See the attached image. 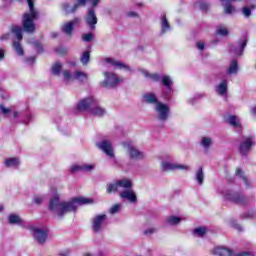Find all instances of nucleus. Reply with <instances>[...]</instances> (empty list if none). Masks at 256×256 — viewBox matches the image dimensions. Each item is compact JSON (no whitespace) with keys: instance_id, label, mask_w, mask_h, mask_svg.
I'll return each instance as SVG.
<instances>
[{"instance_id":"obj_39","label":"nucleus","mask_w":256,"mask_h":256,"mask_svg":"<svg viewBox=\"0 0 256 256\" xmlns=\"http://www.w3.org/2000/svg\"><path fill=\"white\" fill-rule=\"evenodd\" d=\"M205 95L201 94V93H198V94H195L194 96H192L189 100H188V103L190 105H195L197 103V101H199V99H203Z\"/></svg>"},{"instance_id":"obj_34","label":"nucleus","mask_w":256,"mask_h":256,"mask_svg":"<svg viewBox=\"0 0 256 256\" xmlns=\"http://www.w3.org/2000/svg\"><path fill=\"white\" fill-rule=\"evenodd\" d=\"M195 179H196L198 185H202L203 184V181H205V174L203 173V168L200 167L196 171Z\"/></svg>"},{"instance_id":"obj_28","label":"nucleus","mask_w":256,"mask_h":256,"mask_svg":"<svg viewBox=\"0 0 256 256\" xmlns=\"http://www.w3.org/2000/svg\"><path fill=\"white\" fill-rule=\"evenodd\" d=\"M143 101H145V103H148L150 105H157V103H160L159 100L157 99V96L153 93L144 94Z\"/></svg>"},{"instance_id":"obj_48","label":"nucleus","mask_w":256,"mask_h":256,"mask_svg":"<svg viewBox=\"0 0 256 256\" xmlns=\"http://www.w3.org/2000/svg\"><path fill=\"white\" fill-rule=\"evenodd\" d=\"M31 43L33 47L38 51V53H41V51H43V46H41V43H39V41L34 40Z\"/></svg>"},{"instance_id":"obj_41","label":"nucleus","mask_w":256,"mask_h":256,"mask_svg":"<svg viewBox=\"0 0 256 256\" xmlns=\"http://www.w3.org/2000/svg\"><path fill=\"white\" fill-rule=\"evenodd\" d=\"M13 47H14L17 55H20V56L24 55V51H23V47H21V43L14 41Z\"/></svg>"},{"instance_id":"obj_63","label":"nucleus","mask_w":256,"mask_h":256,"mask_svg":"<svg viewBox=\"0 0 256 256\" xmlns=\"http://www.w3.org/2000/svg\"><path fill=\"white\" fill-rule=\"evenodd\" d=\"M60 255H62V256H68V255H69V251H67L66 253H62V254H60Z\"/></svg>"},{"instance_id":"obj_15","label":"nucleus","mask_w":256,"mask_h":256,"mask_svg":"<svg viewBox=\"0 0 256 256\" xmlns=\"http://www.w3.org/2000/svg\"><path fill=\"white\" fill-rule=\"evenodd\" d=\"M96 145L108 157H111V158L115 157V153L113 152V144L111 143V141L102 140L101 142H98Z\"/></svg>"},{"instance_id":"obj_12","label":"nucleus","mask_w":256,"mask_h":256,"mask_svg":"<svg viewBox=\"0 0 256 256\" xmlns=\"http://www.w3.org/2000/svg\"><path fill=\"white\" fill-rule=\"evenodd\" d=\"M97 100L93 97L82 99L78 102L76 109L77 111H90L95 107Z\"/></svg>"},{"instance_id":"obj_22","label":"nucleus","mask_w":256,"mask_h":256,"mask_svg":"<svg viewBox=\"0 0 256 256\" xmlns=\"http://www.w3.org/2000/svg\"><path fill=\"white\" fill-rule=\"evenodd\" d=\"M214 255L218 256H235V252L229 248H225L223 246H218L214 248Z\"/></svg>"},{"instance_id":"obj_64","label":"nucleus","mask_w":256,"mask_h":256,"mask_svg":"<svg viewBox=\"0 0 256 256\" xmlns=\"http://www.w3.org/2000/svg\"><path fill=\"white\" fill-rule=\"evenodd\" d=\"M84 256H92L91 253L87 252L84 254Z\"/></svg>"},{"instance_id":"obj_26","label":"nucleus","mask_w":256,"mask_h":256,"mask_svg":"<svg viewBox=\"0 0 256 256\" xmlns=\"http://www.w3.org/2000/svg\"><path fill=\"white\" fill-rule=\"evenodd\" d=\"M227 123H229L231 127H234V129L241 131V119H239V117L231 115L227 118Z\"/></svg>"},{"instance_id":"obj_1","label":"nucleus","mask_w":256,"mask_h":256,"mask_svg":"<svg viewBox=\"0 0 256 256\" xmlns=\"http://www.w3.org/2000/svg\"><path fill=\"white\" fill-rule=\"evenodd\" d=\"M89 203H93V200L89 198L77 197L72 199L71 201H61L59 199V195H55L48 204V209L54 215L58 217H63L67 215V213H71L72 211H77V207L79 205H89Z\"/></svg>"},{"instance_id":"obj_21","label":"nucleus","mask_w":256,"mask_h":256,"mask_svg":"<svg viewBox=\"0 0 256 256\" xmlns=\"http://www.w3.org/2000/svg\"><path fill=\"white\" fill-rule=\"evenodd\" d=\"M86 3H87V0H76V3L73 5V7H71L69 4H64L63 9L67 13H75V11L79 9V7L85 6Z\"/></svg>"},{"instance_id":"obj_5","label":"nucleus","mask_w":256,"mask_h":256,"mask_svg":"<svg viewBox=\"0 0 256 256\" xmlns=\"http://www.w3.org/2000/svg\"><path fill=\"white\" fill-rule=\"evenodd\" d=\"M224 199L227 201H231L232 203H236L237 205H249L253 198L249 196H245L243 194L233 192V191H226L224 194Z\"/></svg>"},{"instance_id":"obj_14","label":"nucleus","mask_w":256,"mask_h":256,"mask_svg":"<svg viewBox=\"0 0 256 256\" xmlns=\"http://www.w3.org/2000/svg\"><path fill=\"white\" fill-rule=\"evenodd\" d=\"M219 79H221V82L218 85H216L215 92L220 97H227L229 79L225 78V76H221V74L219 75Z\"/></svg>"},{"instance_id":"obj_7","label":"nucleus","mask_w":256,"mask_h":256,"mask_svg":"<svg viewBox=\"0 0 256 256\" xmlns=\"http://www.w3.org/2000/svg\"><path fill=\"white\" fill-rule=\"evenodd\" d=\"M65 83H69L70 81H79V83H85L89 79L87 73L77 70L74 74H71L69 70H64L62 72Z\"/></svg>"},{"instance_id":"obj_46","label":"nucleus","mask_w":256,"mask_h":256,"mask_svg":"<svg viewBox=\"0 0 256 256\" xmlns=\"http://www.w3.org/2000/svg\"><path fill=\"white\" fill-rule=\"evenodd\" d=\"M217 35H221L222 37H225L226 35H229V31L225 27H219L217 29Z\"/></svg>"},{"instance_id":"obj_4","label":"nucleus","mask_w":256,"mask_h":256,"mask_svg":"<svg viewBox=\"0 0 256 256\" xmlns=\"http://www.w3.org/2000/svg\"><path fill=\"white\" fill-rule=\"evenodd\" d=\"M255 145H256L255 136L250 135V136L242 137L238 146L240 155H242V157H247L251 153Z\"/></svg>"},{"instance_id":"obj_8","label":"nucleus","mask_w":256,"mask_h":256,"mask_svg":"<svg viewBox=\"0 0 256 256\" xmlns=\"http://www.w3.org/2000/svg\"><path fill=\"white\" fill-rule=\"evenodd\" d=\"M119 83H123V79L117 77V74L112 72L104 73V81L102 82V87L106 89H113V87H117Z\"/></svg>"},{"instance_id":"obj_44","label":"nucleus","mask_w":256,"mask_h":256,"mask_svg":"<svg viewBox=\"0 0 256 256\" xmlns=\"http://www.w3.org/2000/svg\"><path fill=\"white\" fill-rule=\"evenodd\" d=\"M93 169H95L94 164H82V171L84 173H89V172L93 171Z\"/></svg>"},{"instance_id":"obj_25","label":"nucleus","mask_w":256,"mask_h":256,"mask_svg":"<svg viewBox=\"0 0 256 256\" xmlns=\"http://www.w3.org/2000/svg\"><path fill=\"white\" fill-rule=\"evenodd\" d=\"M0 113H2L4 117H11V115L14 119H17V117H19V112L13 111L12 108H7L3 104L0 105Z\"/></svg>"},{"instance_id":"obj_10","label":"nucleus","mask_w":256,"mask_h":256,"mask_svg":"<svg viewBox=\"0 0 256 256\" xmlns=\"http://www.w3.org/2000/svg\"><path fill=\"white\" fill-rule=\"evenodd\" d=\"M105 221H107V215L98 214L92 219V229L94 233H101L105 229Z\"/></svg>"},{"instance_id":"obj_2","label":"nucleus","mask_w":256,"mask_h":256,"mask_svg":"<svg viewBox=\"0 0 256 256\" xmlns=\"http://www.w3.org/2000/svg\"><path fill=\"white\" fill-rule=\"evenodd\" d=\"M139 72L145 79H149L150 81H154L156 83H161L166 90L162 91V97L164 99H171L173 96V79L169 75H159L158 73H150L145 69H139Z\"/></svg>"},{"instance_id":"obj_30","label":"nucleus","mask_w":256,"mask_h":256,"mask_svg":"<svg viewBox=\"0 0 256 256\" xmlns=\"http://www.w3.org/2000/svg\"><path fill=\"white\" fill-rule=\"evenodd\" d=\"M90 113L92 115H95L96 117H101L102 115H105V110L103 109V107L99 106V103L96 100V103L94 106H92Z\"/></svg>"},{"instance_id":"obj_17","label":"nucleus","mask_w":256,"mask_h":256,"mask_svg":"<svg viewBox=\"0 0 256 256\" xmlns=\"http://www.w3.org/2000/svg\"><path fill=\"white\" fill-rule=\"evenodd\" d=\"M245 47H247V39L242 38L241 40H239V42L236 45L231 46L230 51L231 53H234V55L239 57L243 55V51H245Z\"/></svg>"},{"instance_id":"obj_23","label":"nucleus","mask_w":256,"mask_h":256,"mask_svg":"<svg viewBox=\"0 0 256 256\" xmlns=\"http://www.w3.org/2000/svg\"><path fill=\"white\" fill-rule=\"evenodd\" d=\"M160 25H161V34L165 35V33H168V31H171V24H169V20L167 19V16L163 14L160 17Z\"/></svg>"},{"instance_id":"obj_29","label":"nucleus","mask_w":256,"mask_h":256,"mask_svg":"<svg viewBox=\"0 0 256 256\" xmlns=\"http://www.w3.org/2000/svg\"><path fill=\"white\" fill-rule=\"evenodd\" d=\"M21 162L19 161V158H8L4 161L5 167H8L10 169H17Z\"/></svg>"},{"instance_id":"obj_20","label":"nucleus","mask_w":256,"mask_h":256,"mask_svg":"<svg viewBox=\"0 0 256 256\" xmlns=\"http://www.w3.org/2000/svg\"><path fill=\"white\" fill-rule=\"evenodd\" d=\"M237 71H239V65L237 64V60H232L226 72L221 73L220 75L222 77H225L226 79H229L231 75H237Z\"/></svg>"},{"instance_id":"obj_13","label":"nucleus","mask_w":256,"mask_h":256,"mask_svg":"<svg viewBox=\"0 0 256 256\" xmlns=\"http://www.w3.org/2000/svg\"><path fill=\"white\" fill-rule=\"evenodd\" d=\"M177 169H180L182 171H189V169H191V168L188 165L171 163L169 161L161 162V170L162 171H175Z\"/></svg>"},{"instance_id":"obj_56","label":"nucleus","mask_w":256,"mask_h":256,"mask_svg":"<svg viewBox=\"0 0 256 256\" xmlns=\"http://www.w3.org/2000/svg\"><path fill=\"white\" fill-rule=\"evenodd\" d=\"M200 9H201V11H207V9H209V4L201 3Z\"/></svg>"},{"instance_id":"obj_38","label":"nucleus","mask_w":256,"mask_h":256,"mask_svg":"<svg viewBox=\"0 0 256 256\" xmlns=\"http://www.w3.org/2000/svg\"><path fill=\"white\" fill-rule=\"evenodd\" d=\"M61 69H63V64L56 62L53 66H52V73L53 75H61Z\"/></svg>"},{"instance_id":"obj_42","label":"nucleus","mask_w":256,"mask_h":256,"mask_svg":"<svg viewBox=\"0 0 256 256\" xmlns=\"http://www.w3.org/2000/svg\"><path fill=\"white\" fill-rule=\"evenodd\" d=\"M207 233V228L205 227H199L194 230V235H197V237H203Z\"/></svg>"},{"instance_id":"obj_32","label":"nucleus","mask_w":256,"mask_h":256,"mask_svg":"<svg viewBox=\"0 0 256 256\" xmlns=\"http://www.w3.org/2000/svg\"><path fill=\"white\" fill-rule=\"evenodd\" d=\"M236 175L237 177H239V179H242L244 185L249 189L251 188V181H249V179L247 178V176H245V174L243 173V170H241V168H237L236 169Z\"/></svg>"},{"instance_id":"obj_3","label":"nucleus","mask_w":256,"mask_h":256,"mask_svg":"<svg viewBox=\"0 0 256 256\" xmlns=\"http://www.w3.org/2000/svg\"><path fill=\"white\" fill-rule=\"evenodd\" d=\"M29 12L23 15L22 27L26 33H35V20L39 17V11L35 9V0H27Z\"/></svg>"},{"instance_id":"obj_45","label":"nucleus","mask_w":256,"mask_h":256,"mask_svg":"<svg viewBox=\"0 0 256 256\" xmlns=\"http://www.w3.org/2000/svg\"><path fill=\"white\" fill-rule=\"evenodd\" d=\"M43 201H45V196L35 195L33 198V203H35V205H41Z\"/></svg>"},{"instance_id":"obj_27","label":"nucleus","mask_w":256,"mask_h":256,"mask_svg":"<svg viewBox=\"0 0 256 256\" xmlns=\"http://www.w3.org/2000/svg\"><path fill=\"white\" fill-rule=\"evenodd\" d=\"M105 62L109 63V65H112L116 69H125V71H129V66H127L124 63H121L119 61H115L113 58H106Z\"/></svg>"},{"instance_id":"obj_9","label":"nucleus","mask_w":256,"mask_h":256,"mask_svg":"<svg viewBox=\"0 0 256 256\" xmlns=\"http://www.w3.org/2000/svg\"><path fill=\"white\" fill-rule=\"evenodd\" d=\"M124 149L128 151V155L130 159H144L145 158V153L141 152L140 150H137L135 146H133V142L131 141H126L122 143Z\"/></svg>"},{"instance_id":"obj_11","label":"nucleus","mask_w":256,"mask_h":256,"mask_svg":"<svg viewBox=\"0 0 256 256\" xmlns=\"http://www.w3.org/2000/svg\"><path fill=\"white\" fill-rule=\"evenodd\" d=\"M155 111L157 113L158 121L165 122L169 119L170 109L167 104L157 103L155 105Z\"/></svg>"},{"instance_id":"obj_61","label":"nucleus","mask_w":256,"mask_h":256,"mask_svg":"<svg viewBox=\"0 0 256 256\" xmlns=\"http://www.w3.org/2000/svg\"><path fill=\"white\" fill-rule=\"evenodd\" d=\"M235 227H236V229H237L238 231H243V228L241 227V225L237 224Z\"/></svg>"},{"instance_id":"obj_49","label":"nucleus","mask_w":256,"mask_h":256,"mask_svg":"<svg viewBox=\"0 0 256 256\" xmlns=\"http://www.w3.org/2000/svg\"><path fill=\"white\" fill-rule=\"evenodd\" d=\"M93 34L92 33H87V34H83L82 35V39L83 41H85L86 43H89L90 41H93Z\"/></svg>"},{"instance_id":"obj_62","label":"nucleus","mask_w":256,"mask_h":256,"mask_svg":"<svg viewBox=\"0 0 256 256\" xmlns=\"http://www.w3.org/2000/svg\"><path fill=\"white\" fill-rule=\"evenodd\" d=\"M251 111H252L253 115H256V107L252 108Z\"/></svg>"},{"instance_id":"obj_24","label":"nucleus","mask_w":256,"mask_h":256,"mask_svg":"<svg viewBox=\"0 0 256 256\" xmlns=\"http://www.w3.org/2000/svg\"><path fill=\"white\" fill-rule=\"evenodd\" d=\"M77 23H79V19L76 18V19L64 24L62 26L63 33H65L66 35H71L73 33V29H74L75 25H77Z\"/></svg>"},{"instance_id":"obj_36","label":"nucleus","mask_w":256,"mask_h":256,"mask_svg":"<svg viewBox=\"0 0 256 256\" xmlns=\"http://www.w3.org/2000/svg\"><path fill=\"white\" fill-rule=\"evenodd\" d=\"M200 145L204 148V149H209V147L211 145H213V139L209 138V137H203L201 140Z\"/></svg>"},{"instance_id":"obj_37","label":"nucleus","mask_w":256,"mask_h":256,"mask_svg":"<svg viewBox=\"0 0 256 256\" xmlns=\"http://www.w3.org/2000/svg\"><path fill=\"white\" fill-rule=\"evenodd\" d=\"M89 59H91V53L89 51H84L80 57L82 65H87L89 63Z\"/></svg>"},{"instance_id":"obj_54","label":"nucleus","mask_w":256,"mask_h":256,"mask_svg":"<svg viewBox=\"0 0 256 256\" xmlns=\"http://www.w3.org/2000/svg\"><path fill=\"white\" fill-rule=\"evenodd\" d=\"M26 63H28V65H33V63H35V56L27 58Z\"/></svg>"},{"instance_id":"obj_51","label":"nucleus","mask_w":256,"mask_h":256,"mask_svg":"<svg viewBox=\"0 0 256 256\" xmlns=\"http://www.w3.org/2000/svg\"><path fill=\"white\" fill-rule=\"evenodd\" d=\"M70 171L71 173H79V171H82V165H73Z\"/></svg>"},{"instance_id":"obj_47","label":"nucleus","mask_w":256,"mask_h":256,"mask_svg":"<svg viewBox=\"0 0 256 256\" xmlns=\"http://www.w3.org/2000/svg\"><path fill=\"white\" fill-rule=\"evenodd\" d=\"M242 217L244 219H255L256 212L255 211H248L247 213L243 214Z\"/></svg>"},{"instance_id":"obj_35","label":"nucleus","mask_w":256,"mask_h":256,"mask_svg":"<svg viewBox=\"0 0 256 256\" xmlns=\"http://www.w3.org/2000/svg\"><path fill=\"white\" fill-rule=\"evenodd\" d=\"M12 33L15 35V37H16V39H18V41H21V39H23V29L21 27L13 26Z\"/></svg>"},{"instance_id":"obj_58","label":"nucleus","mask_w":256,"mask_h":256,"mask_svg":"<svg viewBox=\"0 0 256 256\" xmlns=\"http://www.w3.org/2000/svg\"><path fill=\"white\" fill-rule=\"evenodd\" d=\"M92 7H97L99 5V0H88Z\"/></svg>"},{"instance_id":"obj_16","label":"nucleus","mask_w":256,"mask_h":256,"mask_svg":"<svg viewBox=\"0 0 256 256\" xmlns=\"http://www.w3.org/2000/svg\"><path fill=\"white\" fill-rule=\"evenodd\" d=\"M86 24L90 27L92 31H94L95 26L97 25V15L95 14V10L93 8H89L85 17Z\"/></svg>"},{"instance_id":"obj_55","label":"nucleus","mask_w":256,"mask_h":256,"mask_svg":"<svg viewBox=\"0 0 256 256\" xmlns=\"http://www.w3.org/2000/svg\"><path fill=\"white\" fill-rule=\"evenodd\" d=\"M197 48L200 50V51H203V49H205V43L204 42H197Z\"/></svg>"},{"instance_id":"obj_31","label":"nucleus","mask_w":256,"mask_h":256,"mask_svg":"<svg viewBox=\"0 0 256 256\" xmlns=\"http://www.w3.org/2000/svg\"><path fill=\"white\" fill-rule=\"evenodd\" d=\"M8 223H10V225H23V219H21L20 215L10 214L8 216Z\"/></svg>"},{"instance_id":"obj_40","label":"nucleus","mask_w":256,"mask_h":256,"mask_svg":"<svg viewBox=\"0 0 256 256\" xmlns=\"http://www.w3.org/2000/svg\"><path fill=\"white\" fill-rule=\"evenodd\" d=\"M224 5V13L226 15H231L232 13H235V6L231 5L230 3L223 4Z\"/></svg>"},{"instance_id":"obj_59","label":"nucleus","mask_w":256,"mask_h":256,"mask_svg":"<svg viewBox=\"0 0 256 256\" xmlns=\"http://www.w3.org/2000/svg\"><path fill=\"white\" fill-rule=\"evenodd\" d=\"M234 256H253V254L249 253V252H243L240 254H234Z\"/></svg>"},{"instance_id":"obj_57","label":"nucleus","mask_w":256,"mask_h":256,"mask_svg":"<svg viewBox=\"0 0 256 256\" xmlns=\"http://www.w3.org/2000/svg\"><path fill=\"white\" fill-rule=\"evenodd\" d=\"M127 15L132 18L139 17V14H137V12H133V11L128 12Z\"/></svg>"},{"instance_id":"obj_53","label":"nucleus","mask_w":256,"mask_h":256,"mask_svg":"<svg viewBox=\"0 0 256 256\" xmlns=\"http://www.w3.org/2000/svg\"><path fill=\"white\" fill-rule=\"evenodd\" d=\"M155 231H157V229L155 228H148L144 231V235H153V233H155Z\"/></svg>"},{"instance_id":"obj_43","label":"nucleus","mask_w":256,"mask_h":256,"mask_svg":"<svg viewBox=\"0 0 256 256\" xmlns=\"http://www.w3.org/2000/svg\"><path fill=\"white\" fill-rule=\"evenodd\" d=\"M119 211H121V204H115L110 208L109 213L110 215H117Z\"/></svg>"},{"instance_id":"obj_19","label":"nucleus","mask_w":256,"mask_h":256,"mask_svg":"<svg viewBox=\"0 0 256 256\" xmlns=\"http://www.w3.org/2000/svg\"><path fill=\"white\" fill-rule=\"evenodd\" d=\"M125 190H122L120 192L121 199H126L129 201V203H135L137 201V194H135V191H133L131 188H122Z\"/></svg>"},{"instance_id":"obj_52","label":"nucleus","mask_w":256,"mask_h":256,"mask_svg":"<svg viewBox=\"0 0 256 256\" xmlns=\"http://www.w3.org/2000/svg\"><path fill=\"white\" fill-rule=\"evenodd\" d=\"M32 119H33V116L31 114H27L23 120V123L25 125H29V123H31Z\"/></svg>"},{"instance_id":"obj_50","label":"nucleus","mask_w":256,"mask_h":256,"mask_svg":"<svg viewBox=\"0 0 256 256\" xmlns=\"http://www.w3.org/2000/svg\"><path fill=\"white\" fill-rule=\"evenodd\" d=\"M242 14L244 17H251V8L245 6L242 8Z\"/></svg>"},{"instance_id":"obj_60","label":"nucleus","mask_w":256,"mask_h":256,"mask_svg":"<svg viewBox=\"0 0 256 256\" xmlns=\"http://www.w3.org/2000/svg\"><path fill=\"white\" fill-rule=\"evenodd\" d=\"M5 54L3 53V51L0 50V61H2V59H4Z\"/></svg>"},{"instance_id":"obj_33","label":"nucleus","mask_w":256,"mask_h":256,"mask_svg":"<svg viewBox=\"0 0 256 256\" xmlns=\"http://www.w3.org/2000/svg\"><path fill=\"white\" fill-rule=\"evenodd\" d=\"M181 221H182L181 217H177V216H168L166 218L167 225H171V226L179 225Z\"/></svg>"},{"instance_id":"obj_6","label":"nucleus","mask_w":256,"mask_h":256,"mask_svg":"<svg viewBox=\"0 0 256 256\" xmlns=\"http://www.w3.org/2000/svg\"><path fill=\"white\" fill-rule=\"evenodd\" d=\"M133 187V183L129 179H122L115 183L107 184L106 191L107 193H120L123 189H131Z\"/></svg>"},{"instance_id":"obj_18","label":"nucleus","mask_w":256,"mask_h":256,"mask_svg":"<svg viewBox=\"0 0 256 256\" xmlns=\"http://www.w3.org/2000/svg\"><path fill=\"white\" fill-rule=\"evenodd\" d=\"M34 239L40 245H43L47 241V230L41 228H33Z\"/></svg>"}]
</instances>
